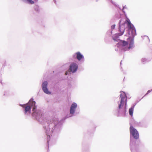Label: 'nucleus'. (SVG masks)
<instances>
[{
  "mask_svg": "<svg viewBox=\"0 0 152 152\" xmlns=\"http://www.w3.org/2000/svg\"><path fill=\"white\" fill-rule=\"evenodd\" d=\"M122 20L123 21V19H121L119 22L120 25L119 26V30L121 32V34L120 35H122L123 34L125 29L124 25L126 23L129 31L130 30L131 31L132 35V37H134V36L136 34V30L133 25L131 23L130 20L129 19L127 18L123 23H121V21Z\"/></svg>",
  "mask_w": 152,
  "mask_h": 152,
  "instance_id": "1",
  "label": "nucleus"
},
{
  "mask_svg": "<svg viewBox=\"0 0 152 152\" xmlns=\"http://www.w3.org/2000/svg\"><path fill=\"white\" fill-rule=\"evenodd\" d=\"M35 104L36 103L35 101H31L30 100L27 104L23 105L20 104V105L25 109V113L30 111L31 107H32V111L34 112L32 115H33L35 112V110L36 108Z\"/></svg>",
  "mask_w": 152,
  "mask_h": 152,
  "instance_id": "2",
  "label": "nucleus"
},
{
  "mask_svg": "<svg viewBox=\"0 0 152 152\" xmlns=\"http://www.w3.org/2000/svg\"><path fill=\"white\" fill-rule=\"evenodd\" d=\"M128 40H130V43L128 47V43L127 42L123 40L122 41V46L123 49L126 51L128 49H130L133 46L134 43V37H129L127 39Z\"/></svg>",
  "mask_w": 152,
  "mask_h": 152,
  "instance_id": "3",
  "label": "nucleus"
},
{
  "mask_svg": "<svg viewBox=\"0 0 152 152\" xmlns=\"http://www.w3.org/2000/svg\"><path fill=\"white\" fill-rule=\"evenodd\" d=\"M120 98H121V101L118 106L119 109H120L125 104V106H126L127 97L125 93L124 92H123L121 94Z\"/></svg>",
  "mask_w": 152,
  "mask_h": 152,
  "instance_id": "4",
  "label": "nucleus"
},
{
  "mask_svg": "<svg viewBox=\"0 0 152 152\" xmlns=\"http://www.w3.org/2000/svg\"><path fill=\"white\" fill-rule=\"evenodd\" d=\"M130 133L133 137L134 138L137 139L139 138V134L137 130L133 126H130L129 128Z\"/></svg>",
  "mask_w": 152,
  "mask_h": 152,
  "instance_id": "5",
  "label": "nucleus"
},
{
  "mask_svg": "<svg viewBox=\"0 0 152 152\" xmlns=\"http://www.w3.org/2000/svg\"><path fill=\"white\" fill-rule=\"evenodd\" d=\"M77 65L75 63H72L69 66V70L70 72L72 73L75 72L77 69Z\"/></svg>",
  "mask_w": 152,
  "mask_h": 152,
  "instance_id": "6",
  "label": "nucleus"
},
{
  "mask_svg": "<svg viewBox=\"0 0 152 152\" xmlns=\"http://www.w3.org/2000/svg\"><path fill=\"white\" fill-rule=\"evenodd\" d=\"M48 85V82L47 81H45L42 84V90L46 94H49L50 93L48 91V89L47 88Z\"/></svg>",
  "mask_w": 152,
  "mask_h": 152,
  "instance_id": "7",
  "label": "nucleus"
},
{
  "mask_svg": "<svg viewBox=\"0 0 152 152\" xmlns=\"http://www.w3.org/2000/svg\"><path fill=\"white\" fill-rule=\"evenodd\" d=\"M77 107V104L75 103H73L71 105L70 110V112L71 114H73L75 113Z\"/></svg>",
  "mask_w": 152,
  "mask_h": 152,
  "instance_id": "8",
  "label": "nucleus"
},
{
  "mask_svg": "<svg viewBox=\"0 0 152 152\" xmlns=\"http://www.w3.org/2000/svg\"><path fill=\"white\" fill-rule=\"evenodd\" d=\"M75 54L76 55V58L79 61H80L83 58V55L79 52L76 53Z\"/></svg>",
  "mask_w": 152,
  "mask_h": 152,
  "instance_id": "9",
  "label": "nucleus"
},
{
  "mask_svg": "<svg viewBox=\"0 0 152 152\" xmlns=\"http://www.w3.org/2000/svg\"><path fill=\"white\" fill-rule=\"evenodd\" d=\"M129 114L131 116H132L133 113V108L132 107L130 108L129 110Z\"/></svg>",
  "mask_w": 152,
  "mask_h": 152,
  "instance_id": "10",
  "label": "nucleus"
},
{
  "mask_svg": "<svg viewBox=\"0 0 152 152\" xmlns=\"http://www.w3.org/2000/svg\"><path fill=\"white\" fill-rule=\"evenodd\" d=\"M27 1L29 3L31 4H33L34 3V2L33 1H32L31 0H27Z\"/></svg>",
  "mask_w": 152,
  "mask_h": 152,
  "instance_id": "11",
  "label": "nucleus"
},
{
  "mask_svg": "<svg viewBox=\"0 0 152 152\" xmlns=\"http://www.w3.org/2000/svg\"><path fill=\"white\" fill-rule=\"evenodd\" d=\"M115 25H113L111 26V28L112 29H114L115 27Z\"/></svg>",
  "mask_w": 152,
  "mask_h": 152,
  "instance_id": "12",
  "label": "nucleus"
},
{
  "mask_svg": "<svg viewBox=\"0 0 152 152\" xmlns=\"http://www.w3.org/2000/svg\"><path fill=\"white\" fill-rule=\"evenodd\" d=\"M151 91H150V90H148V92H147V93L146 94V95L147 94L149 93V92H150Z\"/></svg>",
  "mask_w": 152,
  "mask_h": 152,
  "instance_id": "13",
  "label": "nucleus"
},
{
  "mask_svg": "<svg viewBox=\"0 0 152 152\" xmlns=\"http://www.w3.org/2000/svg\"><path fill=\"white\" fill-rule=\"evenodd\" d=\"M68 71H66V73H65V74L66 75H67L68 74Z\"/></svg>",
  "mask_w": 152,
  "mask_h": 152,
  "instance_id": "14",
  "label": "nucleus"
},
{
  "mask_svg": "<svg viewBox=\"0 0 152 152\" xmlns=\"http://www.w3.org/2000/svg\"><path fill=\"white\" fill-rule=\"evenodd\" d=\"M37 0H35V1H37Z\"/></svg>",
  "mask_w": 152,
  "mask_h": 152,
  "instance_id": "15",
  "label": "nucleus"
}]
</instances>
